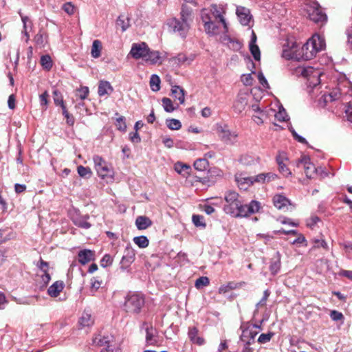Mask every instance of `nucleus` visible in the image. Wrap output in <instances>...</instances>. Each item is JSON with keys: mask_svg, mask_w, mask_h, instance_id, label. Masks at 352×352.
<instances>
[{"mask_svg": "<svg viewBox=\"0 0 352 352\" xmlns=\"http://www.w3.org/2000/svg\"><path fill=\"white\" fill-rule=\"evenodd\" d=\"M248 94L239 93L233 104V109L236 113H241L246 107L248 102Z\"/></svg>", "mask_w": 352, "mask_h": 352, "instance_id": "15", "label": "nucleus"}, {"mask_svg": "<svg viewBox=\"0 0 352 352\" xmlns=\"http://www.w3.org/2000/svg\"><path fill=\"white\" fill-rule=\"evenodd\" d=\"M37 267L39 269L41 273L48 272L49 263L42 258H40L39 261L36 264Z\"/></svg>", "mask_w": 352, "mask_h": 352, "instance_id": "51", "label": "nucleus"}, {"mask_svg": "<svg viewBox=\"0 0 352 352\" xmlns=\"http://www.w3.org/2000/svg\"><path fill=\"white\" fill-rule=\"evenodd\" d=\"M113 89L109 82L102 80L100 82L98 85V93L100 96L109 95L111 94Z\"/></svg>", "mask_w": 352, "mask_h": 352, "instance_id": "24", "label": "nucleus"}, {"mask_svg": "<svg viewBox=\"0 0 352 352\" xmlns=\"http://www.w3.org/2000/svg\"><path fill=\"white\" fill-rule=\"evenodd\" d=\"M168 28L174 33H177L182 38H186L190 29V23L173 18L167 22Z\"/></svg>", "mask_w": 352, "mask_h": 352, "instance_id": "6", "label": "nucleus"}, {"mask_svg": "<svg viewBox=\"0 0 352 352\" xmlns=\"http://www.w3.org/2000/svg\"><path fill=\"white\" fill-rule=\"evenodd\" d=\"M116 126L118 130L121 131H125L126 129V124L125 122V118L124 116H120L116 119Z\"/></svg>", "mask_w": 352, "mask_h": 352, "instance_id": "49", "label": "nucleus"}, {"mask_svg": "<svg viewBox=\"0 0 352 352\" xmlns=\"http://www.w3.org/2000/svg\"><path fill=\"white\" fill-rule=\"evenodd\" d=\"M172 96L179 101L180 104H184L185 102V91L178 85L173 86L171 88Z\"/></svg>", "mask_w": 352, "mask_h": 352, "instance_id": "23", "label": "nucleus"}, {"mask_svg": "<svg viewBox=\"0 0 352 352\" xmlns=\"http://www.w3.org/2000/svg\"><path fill=\"white\" fill-rule=\"evenodd\" d=\"M53 96H54V102L56 105H57V106L59 105V106H60L61 108H63V107H65V105L64 104L62 94L58 90L54 89L53 91Z\"/></svg>", "mask_w": 352, "mask_h": 352, "instance_id": "40", "label": "nucleus"}, {"mask_svg": "<svg viewBox=\"0 0 352 352\" xmlns=\"http://www.w3.org/2000/svg\"><path fill=\"white\" fill-rule=\"evenodd\" d=\"M236 14L241 25H249V23L252 19V15L250 14V11L248 8L243 6H237L236 9Z\"/></svg>", "mask_w": 352, "mask_h": 352, "instance_id": "16", "label": "nucleus"}, {"mask_svg": "<svg viewBox=\"0 0 352 352\" xmlns=\"http://www.w3.org/2000/svg\"><path fill=\"white\" fill-rule=\"evenodd\" d=\"M199 330L196 327H189L188 336L193 344L201 346L204 344V339L198 336Z\"/></svg>", "mask_w": 352, "mask_h": 352, "instance_id": "19", "label": "nucleus"}, {"mask_svg": "<svg viewBox=\"0 0 352 352\" xmlns=\"http://www.w3.org/2000/svg\"><path fill=\"white\" fill-rule=\"evenodd\" d=\"M228 46L230 49L234 51H239L242 47V43L234 38H232L230 37L228 38Z\"/></svg>", "mask_w": 352, "mask_h": 352, "instance_id": "37", "label": "nucleus"}, {"mask_svg": "<svg viewBox=\"0 0 352 352\" xmlns=\"http://www.w3.org/2000/svg\"><path fill=\"white\" fill-rule=\"evenodd\" d=\"M148 52V47L145 43H134L130 51V54L135 59L145 58Z\"/></svg>", "mask_w": 352, "mask_h": 352, "instance_id": "14", "label": "nucleus"}, {"mask_svg": "<svg viewBox=\"0 0 352 352\" xmlns=\"http://www.w3.org/2000/svg\"><path fill=\"white\" fill-rule=\"evenodd\" d=\"M144 60L151 64H156L160 60V52L158 51H151L148 48V54Z\"/></svg>", "mask_w": 352, "mask_h": 352, "instance_id": "29", "label": "nucleus"}, {"mask_svg": "<svg viewBox=\"0 0 352 352\" xmlns=\"http://www.w3.org/2000/svg\"><path fill=\"white\" fill-rule=\"evenodd\" d=\"M193 165L196 170L204 171L208 168L209 163L206 158H199L195 160Z\"/></svg>", "mask_w": 352, "mask_h": 352, "instance_id": "33", "label": "nucleus"}, {"mask_svg": "<svg viewBox=\"0 0 352 352\" xmlns=\"http://www.w3.org/2000/svg\"><path fill=\"white\" fill-rule=\"evenodd\" d=\"M239 194L235 191H228L225 194L226 204L223 211L233 217H240L243 204L239 199Z\"/></svg>", "mask_w": 352, "mask_h": 352, "instance_id": "3", "label": "nucleus"}, {"mask_svg": "<svg viewBox=\"0 0 352 352\" xmlns=\"http://www.w3.org/2000/svg\"><path fill=\"white\" fill-rule=\"evenodd\" d=\"M278 168L280 172L283 173V175L287 176L291 174V172L289 171V168L283 162L278 161Z\"/></svg>", "mask_w": 352, "mask_h": 352, "instance_id": "61", "label": "nucleus"}, {"mask_svg": "<svg viewBox=\"0 0 352 352\" xmlns=\"http://www.w3.org/2000/svg\"><path fill=\"white\" fill-rule=\"evenodd\" d=\"M166 124L170 130H179L182 127L181 122L179 120L174 118L166 119Z\"/></svg>", "mask_w": 352, "mask_h": 352, "instance_id": "36", "label": "nucleus"}, {"mask_svg": "<svg viewBox=\"0 0 352 352\" xmlns=\"http://www.w3.org/2000/svg\"><path fill=\"white\" fill-rule=\"evenodd\" d=\"M77 171L78 175L83 178H90L92 175L91 168L82 165L78 166Z\"/></svg>", "mask_w": 352, "mask_h": 352, "instance_id": "38", "label": "nucleus"}, {"mask_svg": "<svg viewBox=\"0 0 352 352\" xmlns=\"http://www.w3.org/2000/svg\"><path fill=\"white\" fill-rule=\"evenodd\" d=\"M135 251L131 247L127 246L124 252V255L120 261V269L122 271L127 270L135 261Z\"/></svg>", "mask_w": 352, "mask_h": 352, "instance_id": "13", "label": "nucleus"}, {"mask_svg": "<svg viewBox=\"0 0 352 352\" xmlns=\"http://www.w3.org/2000/svg\"><path fill=\"white\" fill-rule=\"evenodd\" d=\"M241 82L245 86H250L253 84V78L252 74H243L241 76Z\"/></svg>", "mask_w": 352, "mask_h": 352, "instance_id": "56", "label": "nucleus"}, {"mask_svg": "<svg viewBox=\"0 0 352 352\" xmlns=\"http://www.w3.org/2000/svg\"><path fill=\"white\" fill-rule=\"evenodd\" d=\"M160 78L156 74H152L150 78V87L153 91H157L160 89Z\"/></svg>", "mask_w": 352, "mask_h": 352, "instance_id": "34", "label": "nucleus"}, {"mask_svg": "<svg viewBox=\"0 0 352 352\" xmlns=\"http://www.w3.org/2000/svg\"><path fill=\"white\" fill-rule=\"evenodd\" d=\"M133 242L141 248H145L148 245L149 241L145 236H138L133 238Z\"/></svg>", "mask_w": 352, "mask_h": 352, "instance_id": "39", "label": "nucleus"}, {"mask_svg": "<svg viewBox=\"0 0 352 352\" xmlns=\"http://www.w3.org/2000/svg\"><path fill=\"white\" fill-rule=\"evenodd\" d=\"M210 283L209 278L207 276H201L195 281V287L197 289L208 286Z\"/></svg>", "mask_w": 352, "mask_h": 352, "instance_id": "45", "label": "nucleus"}, {"mask_svg": "<svg viewBox=\"0 0 352 352\" xmlns=\"http://www.w3.org/2000/svg\"><path fill=\"white\" fill-rule=\"evenodd\" d=\"M94 320L91 318L90 314L83 312L82 316L80 318L79 324L82 327H89L92 325Z\"/></svg>", "mask_w": 352, "mask_h": 352, "instance_id": "30", "label": "nucleus"}, {"mask_svg": "<svg viewBox=\"0 0 352 352\" xmlns=\"http://www.w3.org/2000/svg\"><path fill=\"white\" fill-rule=\"evenodd\" d=\"M135 225L139 230H144L152 225V221L146 216H139L136 218Z\"/></svg>", "mask_w": 352, "mask_h": 352, "instance_id": "26", "label": "nucleus"}, {"mask_svg": "<svg viewBox=\"0 0 352 352\" xmlns=\"http://www.w3.org/2000/svg\"><path fill=\"white\" fill-rule=\"evenodd\" d=\"M65 284L62 280L54 282L47 289V294L51 297H57L62 292Z\"/></svg>", "mask_w": 352, "mask_h": 352, "instance_id": "21", "label": "nucleus"}, {"mask_svg": "<svg viewBox=\"0 0 352 352\" xmlns=\"http://www.w3.org/2000/svg\"><path fill=\"white\" fill-rule=\"evenodd\" d=\"M62 111H63V115L65 116V118L67 120V123L69 126H72L74 124V118L72 115L69 114L67 110L66 107H63Z\"/></svg>", "mask_w": 352, "mask_h": 352, "instance_id": "53", "label": "nucleus"}, {"mask_svg": "<svg viewBox=\"0 0 352 352\" xmlns=\"http://www.w3.org/2000/svg\"><path fill=\"white\" fill-rule=\"evenodd\" d=\"M236 181L241 189L246 190L248 186L254 183L265 184V176L264 173H260L257 175L250 177L240 176L236 178Z\"/></svg>", "mask_w": 352, "mask_h": 352, "instance_id": "10", "label": "nucleus"}, {"mask_svg": "<svg viewBox=\"0 0 352 352\" xmlns=\"http://www.w3.org/2000/svg\"><path fill=\"white\" fill-rule=\"evenodd\" d=\"M89 88L87 87H81L76 90V96L81 100H85L89 95Z\"/></svg>", "mask_w": 352, "mask_h": 352, "instance_id": "48", "label": "nucleus"}, {"mask_svg": "<svg viewBox=\"0 0 352 352\" xmlns=\"http://www.w3.org/2000/svg\"><path fill=\"white\" fill-rule=\"evenodd\" d=\"M280 268V261L279 259L272 261L270 265V270L274 275L276 274Z\"/></svg>", "mask_w": 352, "mask_h": 352, "instance_id": "47", "label": "nucleus"}, {"mask_svg": "<svg viewBox=\"0 0 352 352\" xmlns=\"http://www.w3.org/2000/svg\"><path fill=\"white\" fill-rule=\"evenodd\" d=\"M41 64L44 69L50 70L52 67L51 57L49 55H43L41 57Z\"/></svg>", "mask_w": 352, "mask_h": 352, "instance_id": "41", "label": "nucleus"}, {"mask_svg": "<svg viewBox=\"0 0 352 352\" xmlns=\"http://www.w3.org/2000/svg\"><path fill=\"white\" fill-rule=\"evenodd\" d=\"M345 113L347 120L352 123V100L346 102Z\"/></svg>", "mask_w": 352, "mask_h": 352, "instance_id": "54", "label": "nucleus"}, {"mask_svg": "<svg viewBox=\"0 0 352 352\" xmlns=\"http://www.w3.org/2000/svg\"><path fill=\"white\" fill-rule=\"evenodd\" d=\"M241 329H242V333L240 336L241 341H245L246 339L251 338L252 342H254V339L256 336L257 335L256 331H253L249 328H243V326H241Z\"/></svg>", "mask_w": 352, "mask_h": 352, "instance_id": "28", "label": "nucleus"}, {"mask_svg": "<svg viewBox=\"0 0 352 352\" xmlns=\"http://www.w3.org/2000/svg\"><path fill=\"white\" fill-rule=\"evenodd\" d=\"M271 292L269 289H266L263 292V296L261 299V300L256 304V307L258 308V307H263L266 305L267 300L270 296Z\"/></svg>", "mask_w": 352, "mask_h": 352, "instance_id": "57", "label": "nucleus"}, {"mask_svg": "<svg viewBox=\"0 0 352 352\" xmlns=\"http://www.w3.org/2000/svg\"><path fill=\"white\" fill-rule=\"evenodd\" d=\"M302 165L305 169V173L308 178L314 177L315 174H317L319 169L315 167L314 164L310 161L308 156L304 155L298 160V166Z\"/></svg>", "mask_w": 352, "mask_h": 352, "instance_id": "12", "label": "nucleus"}, {"mask_svg": "<svg viewBox=\"0 0 352 352\" xmlns=\"http://www.w3.org/2000/svg\"><path fill=\"white\" fill-rule=\"evenodd\" d=\"M156 330L153 327L152 325L146 327V342L149 345H153L156 344L157 340L155 334Z\"/></svg>", "mask_w": 352, "mask_h": 352, "instance_id": "27", "label": "nucleus"}, {"mask_svg": "<svg viewBox=\"0 0 352 352\" xmlns=\"http://www.w3.org/2000/svg\"><path fill=\"white\" fill-rule=\"evenodd\" d=\"M144 303L145 300L143 295L130 293L126 296L124 307L126 312L137 314L141 311Z\"/></svg>", "mask_w": 352, "mask_h": 352, "instance_id": "4", "label": "nucleus"}, {"mask_svg": "<svg viewBox=\"0 0 352 352\" xmlns=\"http://www.w3.org/2000/svg\"><path fill=\"white\" fill-rule=\"evenodd\" d=\"M113 263V258L111 255L106 254L100 260V265L103 267L110 266Z\"/></svg>", "mask_w": 352, "mask_h": 352, "instance_id": "50", "label": "nucleus"}, {"mask_svg": "<svg viewBox=\"0 0 352 352\" xmlns=\"http://www.w3.org/2000/svg\"><path fill=\"white\" fill-rule=\"evenodd\" d=\"M63 10L69 15L74 13V6L71 2H67L63 5Z\"/></svg>", "mask_w": 352, "mask_h": 352, "instance_id": "58", "label": "nucleus"}, {"mask_svg": "<svg viewBox=\"0 0 352 352\" xmlns=\"http://www.w3.org/2000/svg\"><path fill=\"white\" fill-rule=\"evenodd\" d=\"M249 48L251 54L256 60H260L261 59V52L258 46L255 44H249Z\"/></svg>", "mask_w": 352, "mask_h": 352, "instance_id": "43", "label": "nucleus"}, {"mask_svg": "<svg viewBox=\"0 0 352 352\" xmlns=\"http://www.w3.org/2000/svg\"><path fill=\"white\" fill-rule=\"evenodd\" d=\"M162 101L164 109L166 112L171 113L178 107V105L175 107L173 105V101L168 98H163Z\"/></svg>", "mask_w": 352, "mask_h": 352, "instance_id": "35", "label": "nucleus"}, {"mask_svg": "<svg viewBox=\"0 0 352 352\" xmlns=\"http://www.w3.org/2000/svg\"><path fill=\"white\" fill-rule=\"evenodd\" d=\"M91 292H96L101 286L102 284V280L100 278V277H93L91 279Z\"/></svg>", "mask_w": 352, "mask_h": 352, "instance_id": "44", "label": "nucleus"}, {"mask_svg": "<svg viewBox=\"0 0 352 352\" xmlns=\"http://www.w3.org/2000/svg\"><path fill=\"white\" fill-rule=\"evenodd\" d=\"M38 276L41 277L42 282H43V287H45L47 285L49 282L51 280V276L48 272L41 273V274H37Z\"/></svg>", "mask_w": 352, "mask_h": 352, "instance_id": "60", "label": "nucleus"}, {"mask_svg": "<svg viewBox=\"0 0 352 352\" xmlns=\"http://www.w3.org/2000/svg\"><path fill=\"white\" fill-rule=\"evenodd\" d=\"M89 219V216L88 214L81 215L80 214L73 215L72 217L74 224L83 229H89L91 227V224L88 222Z\"/></svg>", "mask_w": 352, "mask_h": 352, "instance_id": "18", "label": "nucleus"}, {"mask_svg": "<svg viewBox=\"0 0 352 352\" xmlns=\"http://www.w3.org/2000/svg\"><path fill=\"white\" fill-rule=\"evenodd\" d=\"M102 45L99 40H94L92 43L91 54L92 57L96 58L100 57L101 54Z\"/></svg>", "mask_w": 352, "mask_h": 352, "instance_id": "32", "label": "nucleus"}, {"mask_svg": "<svg viewBox=\"0 0 352 352\" xmlns=\"http://www.w3.org/2000/svg\"><path fill=\"white\" fill-rule=\"evenodd\" d=\"M273 203L276 208L282 210L290 204L289 200L285 196L281 195H276L273 197Z\"/></svg>", "mask_w": 352, "mask_h": 352, "instance_id": "22", "label": "nucleus"}, {"mask_svg": "<svg viewBox=\"0 0 352 352\" xmlns=\"http://www.w3.org/2000/svg\"><path fill=\"white\" fill-rule=\"evenodd\" d=\"M95 168L100 177L106 179H113V171L109 164L100 156L93 157Z\"/></svg>", "mask_w": 352, "mask_h": 352, "instance_id": "5", "label": "nucleus"}, {"mask_svg": "<svg viewBox=\"0 0 352 352\" xmlns=\"http://www.w3.org/2000/svg\"><path fill=\"white\" fill-rule=\"evenodd\" d=\"M94 252L90 250H80L78 254V261L82 265H85L94 260Z\"/></svg>", "mask_w": 352, "mask_h": 352, "instance_id": "20", "label": "nucleus"}, {"mask_svg": "<svg viewBox=\"0 0 352 352\" xmlns=\"http://www.w3.org/2000/svg\"><path fill=\"white\" fill-rule=\"evenodd\" d=\"M307 12L310 20L316 23L325 22L327 19V15L322 12L317 2H313L308 6Z\"/></svg>", "mask_w": 352, "mask_h": 352, "instance_id": "7", "label": "nucleus"}, {"mask_svg": "<svg viewBox=\"0 0 352 352\" xmlns=\"http://www.w3.org/2000/svg\"><path fill=\"white\" fill-rule=\"evenodd\" d=\"M295 43L292 44L290 50L283 49V56L287 59H303L305 60L314 58L317 53L324 50L326 47L324 38L319 34H314L302 47L300 52L294 50Z\"/></svg>", "mask_w": 352, "mask_h": 352, "instance_id": "1", "label": "nucleus"}, {"mask_svg": "<svg viewBox=\"0 0 352 352\" xmlns=\"http://www.w3.org/2000/svg\"><path fill=\"white\" fill-rule=\"evenodd\" d=\"M192 222L196 227L205 228L206 226L204 222V217L199 214H193L192 217Z\"/></svg>", "mask_w": 352, "mask_h": 352, "instance_id": "42", "label": "nucleus"}, {"mask_svg": "<svg viewBox=\"0 0 352 352\" xmlns=\"http://www.w3.org/2000/svg\"><path fill=\"white\" fill-rule=\"evenodd\" d=\"M312 242L314 243L312 249L323 248L325 250H328V245L324 239H314Z\"/></svg>", "mask_w": 352, "mask_h": 352, "instance_id": "46", "label": "nucleus"}, {"mask_svg": "<svg viewBox=\"0 0 352 352\" xmlns=\"http://www.w3.org/2000/svg\"><path fill=\"white\" fill-rule=\"evenodd\" d=\"M260 208V202L255 200H252L249 204H243L240 217H245L254 214L258 212Z\"/></svg>", "mask_w": 352, "mask_h": 352, "instance_id": "17", "label": "nucleus"}, {"mask_svg": "<svg viewBox=\"0 0 352 352\" xmlns=\"http://www.w3.org/2000/svg\"><path fill=\"white\" fill-rule=\"evenodd\" d=\"M192 10L191 8L186 5H182L180 12V20L187 23H190L192 21Z\"/></svg>", "mask_w": 352, "mask_h": 352, "instance_id": "25", "label": "nucleus"}, {"mask_svg": "<svg viewBox=\"0 0 352 352\" xmlns=\"http://www.w3.org/2000/svg\"><path fill=\"white\" fill-rule=\"evenodd\" d=\"M109 342V341L108 340H107V338H105V337H103L102 338L100 337H96L93 340L94 344H95L97 346H100L109 345L108 344Z\"/></svg>", "mask_w": 352, "mask_h": 352, "instance_id": "55", "label": "nucleus"}, {"mask_svg": "<svg viewBox=\"0 0 352 352\" xmlns=\"http://www.w3.org/2000/svg\"><path fill=\"white\" fill-rule=\"evenodd\" d=\"M217 131L220 140L226 144H233L236 142L237 134L231 131L226 124L217 125Z\"/></svg>", "mask_w": 352, "mask_h": 352, "instance_id": "9", "label": "nucleus"}, {"mask_svg": "<svg viewBox=\"0 0 352 352\" xmlns=\"http://www.w3.org/2000/svg\"><path fill=\"white\" fill-rule=\"evenodd\" d=\"M189 168H190V166L188 165L183 164L179 163V162L175 164V171H177L179 174H181L183 170H188Z\"/></svg>", "mask_w": 352, "mask_h": 352, "instance_id": "64", "label": "nucleus"}, {"mask_svg": "<svg viewBox=\"0 0 352 352\" xmlns=\"http://www.w3.org/2000/svg\"><path fill=\"white\" fill-rule=\"evenodd\" d=\"M258 80L259 81V83L262 85L263 87L267 89L270 88V85L267 82V80L261 72L258 74Z\"/></svg>", "mask_w": 352, "mask_h": 352, "instance_id": "62", "label": "nucleus"}, {"mask_svg": "<svg viewBox=\"0 0 352 352\" xmlns=\"http://www.w3.org/2000/svg\"><path fill=\"white\" fill-rule=\"evenodd\" d=\"M274 333L273 332H269L267 333H262L258 338V342L260 343H266L270 341Z\"/></svg>", "mask_w": 352, "mask_h": 352, "instance_id": "52", "label": "nucleus"}, {"mask_svg": "<svg viewBox=\"0 0 352 352\" xmlns=\"http://www.w3.org/2000/svg\"><path fill=\"white\" fill-rule=\"evenodd\" d=\"M162 142L164 146L168 148H173L174 146V142L172 138L168 136H164L162 138Z\"/></svg>", "mask_w": 352, "mask_h": 352, "instance_id": "63", "label": "nucleus"}, {"mask_svg": "<svg viewBox=\"0 0 352 352\" xmlns=\"http://www.w3.org/2000/svg\"><path fill=\"white\" fill-rule=\"evenodd\" d=\"M116 25L120 27L122 32H124L130 26L129 19L124 15L118 16L116 21Z\"/></svg>", "mask_w": 352, "mask_h": 352, "instance_id": "31", "label": "nucleus"}, {"mask_svg": "<svg viewBox=\"0 0 352 352\" xmlns=\"http://www.w3.org/2000/svg\"><path fill=\"white\" fill-rule=\"evenodd\" d=\"M201 19L204 23V30L209 36L217 34L221 25L225 31H228L227 23L223 16L222 10L216 4H212L210 9H202Z\"/></svg>", "mask_w": 352, "mask_h": 352, "instance_id": "2", "label": "nucleus"}, {"mask_svg": "<svg viewBox=\"0 0 352 352\" xmlns=\"http://www.w3.org/2000/svg\"><path fill=\"white\" fill-rule=\"evenodd\" d=\"M347 96V94H344L340 87H338L333 89L329 94H323L320 99V103H323V106H326L328 103L337 100L343 102L346 100V98Z\"/></svg>", "mask_w": 352, "mask_h": 352, "instance_id": "8", "label": "nucleus"}, {"mask_svg": "<svg viewBox=\"0 0 352 352\" xmlns=\"http://www.w3.org/2000/svg\"><path fill=\"white\" fill-rule=\"evenodd\" d=\"M321 74L320 70L315 69L312 67L303 68L301 71V75L307 78L309 85L311 87H316L320 83Z\"/></svg>", "mask_w": 352, "mask_h": 352, "instance_id": "11", "label": "nucleus"}, {"mask_svg": "<svg viewBox=\"0 0 352 352\" xmlns=\"http://www.w3.org/2000/svg\"><path fill=\"white\" fill-rule=\"evenodd\" d=\"M330 317L333 321H340L344 319L343 314L336 310H333L331 311Z\"/></svg>", "mask_w": 352, "mask_h": 352, "instance_id": "59", "label": "nucleus"}]
</instances>
